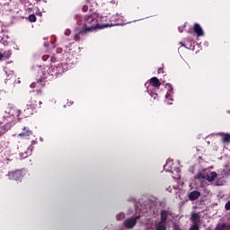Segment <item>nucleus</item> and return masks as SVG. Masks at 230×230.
I'll list each match as a JSON object with an SVG mask.
<instances>
[{
	"instance_id": "obj_11",
	"label": "nucleus",
	"mask_w": 230,
	"mask_h": 230,
	"mask_svg": "<svg viewBox=\"0 0 230 230\" xmlns=\"http://www.w3.org/2000/svg\"><path fill=\"white\" fill-rule=\"evenodd\" d=\"M221 141L223 143H230V134L229 133H219Z\"/></svg>"
},
{
	"instance_id": "obj_26",
	"label": "nucleus",
	"mask_w": 230,
	"mask_h": 230,
	"mask_svg": "<svg viewBox=\"0 0 230 230\" xmlns=\"http://www.w3.org/2000/svg\"><path fill=\"white\" fill-rule=\"evenodd\" d=\"M57 69H58V73L60 75V74H62V73H64V70L62 69V66H58V67H57Z\"/></svg>"
},
{
	"instance_id": "obj_14",
	"label": "nucleus",
	"mask_w": 230,
	"mask_h": 230,
	"mask_svg": "<svg viewBox=\"0 0 230 230\" xmlns=\"http://www.w3.org/2000/svg\"><path fill=\"white\" fill-rule=\"evenodd\" d=\"M191 220L193 224L199 225V222H200V216H199L198 213H193L191 215Z\"/></svg>"
},
{
	"instance_id": "obj_33",
	"label": "nucleus",
	"mask_w": 230,
	"mask_h": 230,
	"mask_svg": "<svg viewBox=\"0 0 230 230\" xmlns=\"http://www.w3.org/2000/svg\"><path fill=\"white\" fill-rule=\"evenodd\" d=\"M31 87H32V88L35 87V84H31Z\"/></svg>"
},
{
	"instance_id": "obj_1",
	"label": "nucleus",
	"mask_w": 230,
	"mask_h": 230,
	"mask_svg": "<svg viewBox=\"0 0 230 230\" xmlns=\"http://www.w3.org/2000/svg\"><path fill=\"white\" fill-rule=\"evenodd\" d=\"M95 30H100V25L96 24V20L93 15H85L84 17L83 29L79 33H91Z\"/></svg>"
},
{
	"instance_id": "obj_29",
	"label": "nucleus",
	"mask_w": 230,
	"mask_h": 230,
	"mask_svg": "<svg viewBox=\"0 0 230 230\" xmlns=\"http://www.w3.org/2000/svg\"><path fill=\"white\" fill-rule=\"evenodd\" d=\"M1 60H4V56H3V53H0V62H1Z\"/></svg>"
},
{
	"instance_id": "obj_34",
	"label": "nucleus",
	"mask_w": 230,
	"mask_h": 230,
	"mask_svg": "<svg viewBox=\"0 0 230 230\" xmlns=\"http://www.w3.org/2000/svg\"><path fill=\"white\" fill-rule=\"evenodd\" d=\"M26 157H28V155H24V156L22 157V159H26Z\"/></svg>"
},
{
	"instance_id": "obj_6",
	"label": "nucleus",
	"mask_w": 230,
	"mask_h": 230,
	"mask_svg": "<svg viewBox=\"0 0 230 230\" xmlns=\"http://www.w3.org/2000/svg\"><path fill=\"white\" fill-rule=\"evenodd\" d=\"M19 137H22V139H29L30 136H33V131L30 129V128H23V132L20 133Z\"/></svg>"
},
{
	"instance_id": "obj_35",
	"label": "nucleus",
	"mask_w": 230,
	"mask_h": 230,
	"mask_svg": "<svg viewBox=\"0 0 230 230\" xmlns=\"http://www.w3.org/2000/svg\"><path fill=\"white\" fill-rule=\"evenodd\" d=\"M161 73V68L158 69V74Z\"/></svg>"
},
{
	"instance_id": "obj_23",
	"label": "nucleus",
	"mask_w": 230,
	"mask_h": 230,
	"mask_svg": "<svg viewBox=\"0 0 230 230\" xmlns=\"http://www.w3.org/2000/svg\"><path fill=\"white\" fill-rule=\"evenodd\" d=\"M189 230H199V225L193 224V226H191Z\"/></svg>"
},
{
	"instance_id": "obj_2",
	"label": "nucleus",
	"mask_w": 230,
	"mask_h": 230,
	"mask_svg": "<svg viewBox=\"0 0 230 230\" xmlns=\"http://www.w3.org/2000/svg\"><path fill=\"white\" fill-rule=\"evenodd\" d=\"M5 113L9 114V116H4V119H7L9 123H12V121H14V119L20 116L21 111L14 107L13 104L10 103L5 110Z\"/></svg>"
},
{
	"instance_id": "obj_8",
	"label": "nucleus",
	"mask_w": 230,
	"mask_h": 230,
	"mask_svg": "<svg viewBox=\"0 0 230 230\" xmlns=\"http://www.w3.org/2000/svg\"><path fill=\"white\" fill-rule=\"evenodd\" d=\"M194 32L198 37H203L204 36V31L202 30V27L199 23H195L193 26Z\"/></svg>"
},
{
	"instance_id": "obj_36",
	"label": "nucleus",
	"mask_w": 230,
	"mask_h": 230,
	"mask_svg": "<svg viewBox=\"0 0 230 230\" xmlns=\"http://www.w3.org/2000/svg\"><path fill=\"white\" fill-rule=\"evenodd\" d=\"M181 176L180 175H178L177 177H176V179H179Z\"/></svg>"
},
{
	"instance_id": "obj_10",
	"label": "nucleus",
	"mask_w": 230,
	"mask_h": 230,
	"mask_svg": "<svg viewBox=\"0 0 230 230\" xmlns=\"http://www.w3.org/2000/svg\"><path fill=\"white\" fill-rule=\"evenodd\" d=\"M200 197V192L199 190H193L190 193H189V199L190 200H197Z\"/></svg>"
},
{
	"instance_id": "obj_7",
	"label": "nucleus",
	"mask_w": 230,
	"mask_h": 230,
	"mask_svg": "<svg viewBox=\"0 0 230 230\" xmlns=\"http://www.w3.org/2000/svg\"><path fill=\"white\" fill-rule=\"evenodd\" d=\"M40 105H42V102L39 101L38 104L37 100L35 99H31L27 103L28 109H37L38 107H40Z\"/></svg>"
},
{
	"instance_id": "obj_16",
	"label": "nucleus",
	"mask_w": 230,
	"mask_h": 230,
	"mask_svg": "<svg viewBox=\"0 0 230 230\" xmlns=\"http://www.w3.org/2000/svg\"><path fill=\"white\" fill-rule=\"evenodd\" d=\"M10 126H0V136L6 134V131L9 130Z\"/></svg>"
},
{
	"instance_id": "obj_9",
	"label": "nucleus",
	"mask_w": 230,
	"mask_h": 230,
	"mask_svg": "<svg viewBox=\"0 0 230 230\" xmlns=\"http://www.w3.org/2000/svg\"><path fill=\"white\" fill-rule=\"evenodd\" d=\"M217 172H208L207 173V181H208V182H213L217 179Z\"/></svg>"
},
{
	"instance_id": "obj_19",
	"label": "nucleus",
	"mask_w": 230,
	"mask_h": 230,
	"mask_svg": "<svg viewBox=\"0 0 230 230\" xmlns=\"http://www.w3.org/2000/svg\"><path fill=\"white\" fill-rule=\"evenodd\" d=\"M197 178H198L199 181H206L207 176L204 175V174H202L201 172H199V173L197 174Z\"/></svg>"
},
{
	"instance_id": "obj_22",
	"label": "nucleus",
	"mask_w": 230,
	"mask_h": 230,
	"mask_svg": "<svg viewBox=\"0 0 230 230\" xmlns=\"http://www.w3.org/2000/svg\"><path fill=\"white\" fill-rule=\"evenodd\" d=\"M35 13L36 15H38L39 17H42V12H40V9H39V7L35 8Z\"/></svg>"
},
{
	"instance_id": "obj_18",
	"label": "nucleus",
	"mask_w": 230,
	"mask_h": 230,
	"mask_svg": "<svg viewBox=\"0 0 230 230\" xmlns=\"http://www.w3.org/2000/svg\"><path fill=\"white\" fill-rule=\"evenodd\" d=\"M226 227L227 226L226 225V223H223V224L217 225L216 227V230H226Z\"/></svg>"
},
{
	"instance_id": "obj_30",
	"label": "nucleus",
	"mask_w": 230,
	"mask_h": 230,
	"mask_svg": "<svg viewBox=\"0 0 230 230\" xmlns=\"http://www.w3.org/2000/svg\"><path fill=\"white\" fill-rule=\"evenodd\" d=\"M180 44H181V46H183L184 48H186V45H184V43H182V41L180 42Z\"/></svg>"
},
{
	"instance_id": "obj_5",
	"label": "nucleus",
	"mask_w": 230,
	"mask_h": 230,
	"mask_svg": "<svg viewBox=\"0 0 230 230\" xmlns=\"http://www.w3.org/2000/svg\"><path fill=\"white\" fill-rule=\"evenodd\" d=\"M8 177L11 181H21L22 179V172L20 171L9 172Z\"/></svg>"
},
{
	"instance_id": "obj_21",
	"label": "nucleus",
	"mask_w": 230,
	"mask_h": 230,
	"mask_svg": "<svg viewBox=\"0 0 230 230\" xmlns=\"http://www.w3.org/2000/svg\"><path fill=\"white\" fill-rule=\"evenodd\" d=\"M117 220H123L125 218V214L124 213H119L116 216Z\"/></svg>"
},
{
	"instance_id": "obj_15",
	"label": "nucleus",
	"mask_w": 230,
	"mask_h": 230,
	"mask_svg": "<svg viewBox=\"0 0 230 230\" xmlns=\"http://www.w3.org/2000/svg\"><path fill=\"white\" fill-rule=\"evenodd\" d=\"M156 230H166V226H164V223L158 222L155 226Z\"/></svg>"
},
{
	"instance_id": "obj_25",
	"label": "nucleus",
	"mask_w": 230,
	"mask_h": 230,
	"mask_svg": "<svg viewBox=\"0 0 230 230\" xmlns=\"http://www.w3.org/2000/svg\"><path fill=\"white\" fill-rule=\"evenodd\" d=\"M65 35H66V37L69 36V35H71V30L66 29V30L65 31Z\"/></svg>"
},
{
	"instance_id": "obj_31",
	"label": "nucleus",
	"mask_w": 230,
	"mask_h": 230,
	"mask_svg": "<svg viewBox=\"0 0 230 230\" xmlns=\"http://www.w3.org/2000/svg\"><path fill=\"white\" fill-rule=\"evenodd\" d=\"M165 98H166V99L170 98V93H167V94L165 95Z\"/></svg>"
},
{
	"instance_id": "obj_24",
	"label": "nucleus",
	"mask_w": 230,
	"mask_h": 230,
	"mask_svg": "<svg viewBox=\"0 0 230 230\" xmlns=\"http://www.w3.org/2000/svg\"><path fill=\"white\" fill-rule=\"evenodd\" d=\"M225 208L226 209V211H230V201H228V202L225 205Z\"/></svg>"
},
{
	"instance_id": "obj_37",
	"label": "nucleus",
	"mask_w": 230,
	"mask_h": 230,
	"mask_svg": "<svg viewBox=\"0 0 230 230\" xmlns=\"http://www.w3.org/2000/svg\"><path fill=\"white\" fill-rule=\"evenodd\" d=\"M186 28V26H182V29Z\"/></svg>"
},
{
	"instance_id": "obj_4",
	"label": "nucleus",
	"mask_w": 230,
	"mask_h": 230,
	"mask_svg": "<svg viewBox=\"0 0 230 230\" xmlns=\"http://www.w3.org/2000/svg\"><path fill=\"white\" fill-rule=\"evenodd\" d=\"M139 220V216H137L135 217L128 218L124 221V226L127 229H132L134 226H136V223Z\"/></svg>"
},
{
	"instance_id": "obj_20",
	"label": "nucleus",
	"mask_w": 230,
	"mask_h": 230,
	"mask_svg": "<svg viewBox=\"0 0 230 230\" xmlns=\"http://www.w3.org/2000/svg\"><path fill=\"white\" fill-rule=\"evenodd\" d=\"M29 21L30 22H35L37 21V16H35V14H30Z\"/></svg>"
},
{
	"instance_id": "obj_12",
	"label": "nucleus",
	"mask_w": 230,
	"mask_h": 230,
	"mask_svg": "<svg viewBox=\"0 0 230 230\" xmlns=\"http://www.w3.org/2000/svg\"><path fill=\"white\" fill-rule=\"evenodd\" d=\"M168 217H170V212L164 210L161 212V221L162 224H164V222H166V220L168 219Z\"/></svg>"
},
{
	"instance_id": "obj_27",
	"label": "nucleus",
	"mask_w": 230,
	"mask_h": 230,
	"mask_svg": "<svg viewBox=\"0 0 230 230\" xmlns=\"http://www.w3.org/2000/svg\"><path fill=\"white\" fill-rule=\"evenodd\" d=\"M31 150H33V146H30V147L28 148L29 154H31Z\"/></svg>"
},
{
	"instance_id": "obj_13",
	"label": "nucleus",
	"mask_w": 230,
	"mask_h": 230,
	"mask_svg": "<svg viewBox=\"0 0 230 230\" xmlns=\"http://www.w3.org/2000/svg\"><path fill=\"white\" fill-rule=\"evenodd\" d=\"M150 84L153 85V87H161V81H159L157 77L151 78Z\"/></svg>"
},
{
	"instance_id": "obj_28",
	"label": "nucleus",
	"mask_w": 230,
	"mask_h": 230,
	"mask_svg": "<svg viewBox=\"0 0 230 230\" xmlns=\"http://www.w3.org/2000/svg\"><path fill=\"white\" fill-rule=\"evenodd\" d=\"M151 96L155 100V98H157V93H153Z\"/></svg>"
},
{
	"instance_id": "obj_3",
	"label": "nucleus",
	"mask_w": 230,
	"mask_h": 230,
	"mask_svg": "<svg viewBox=\"0 0 230 230\" xmlns=\"http://www.w3.org/2000/svg\"><path fill=\"white\" fill-rule=\"evenodd\" d=\"M164 170H165V172H171V173H181V169L178 167H173V161L172 160H167L164 166Z\"/></svg>"
},
{
	"instance_id": "obj_17",
	"label": "nucleus",
	"mask_w": 230,
	"mask_h": 230,
	"mask_svg": "<svg viewBox=\"0 0 230 230\" xmlns=\"http://www.w3.org/2000/svg\"><path fill=\"white\" fill-rule=\"evenodd\" d=\"M4 60H8L12 57V51L6 50L3 53Z\"/></svg>"
},
{
	"instance_id": "obj_32",
	"label": "nucleus",
	"mask_w": 230,
	"mask_h": 230,
	"mask_svg": "<svg viewBox=\"0 0 230 230\" xmlns=\"http://www.w3.org/2000/svg\"><path fill=\"white\" fill-rule=\"evenodd\" d=\"M180 33H182V30H181V27H179Z\"/></svg>"
}]
</instances>
